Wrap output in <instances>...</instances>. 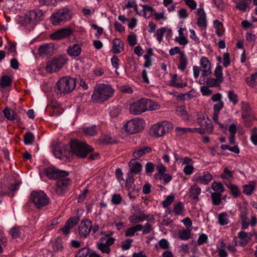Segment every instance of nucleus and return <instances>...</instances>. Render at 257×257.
<instances>
[{"label": "nucleus", "instance_id": "obj_1", "mask_svg": "<svg viewBox=\"0 0 257 257\" xmlns=\"http://www.w3.org/2000/svg\"><path fill=\"white\" fill-rule=\"evenodd\" d=\"M114 92V89L110 85L99 83L94 87L91 99L95 103H101L112 97Z\"/></svg>", "mask_w": 257, "mask_h": 257}, {"label": "nucleus", "instance_id": "obj_2", "mask_svg": "<svg viewBox=\"0 0 257 257\" xmlns=\"http://www.w3.org/2000/svg\"><path fill=\"white\" fill-rule=\"evenodd\" d=\"M76 86L75 80L70 77H63L57 82L55 87V92L58 96L64 95L72 91Z\"/></svg>", "mask_w": 257, "mask_h": 257}, {"label": "nucleus", "instance_id": "obj_3", "mask_svg": "<svg viewBox=\"0 0 257 257\" xmlns=\"http://www.w3.org/2000/svg\"><path fill=\"white\" fill-rule=\"evenodd\" d=\"M72 17L71 11L66 8H63L54 11L50 16V20L53 25L59 26L70 20Z\"/></svg>", "mask_w": 257, "mask_h": 257}, {"label": "nucleus", "instance_id": "obj_4", "mask_svg": "<svg viewBox=\"0 0 257 257\" xmlns=\"http://www.w3.org/2000/svg\"><path fill=\"white\" fill-rule=\"evenodd\" d=\"M71 151L79 158L86 157L88 153L93 151V148L82 142L78 140L71 141L70 144Z\"/></svg>", "mask_w": 257, "mask_h": 257}, {"label": "nucleus", "instance_id": "obj_5", "mask_svg": "<svg viewBox=\"0 0 257 257\" xmlns=\"http://www.w3.org/2000/svg\"><path fill=\"white\" fill-rule=\"evenodd\" d=\"M30 201L37 209H41L50 203L49 198L43 191H33L31 193Z\"/></svg>", "mask_w": 257, "mask_h": 257}, {"label": "nucleus", "instance_id": "obj_6", "mask_svg": "<svg viewBox=\"0 0 257 257\" xmlns=\"http://www.w3.org/2000/svg\"><path fill=\"white\" fill-rule=\"evenodd\" d=\"M145 121L143 119L134 118L127 121L124 125L125 132L129 134H134L141 132L144 127Z\"/></svg>", "mask_w": 257, "mask_h": 257}, {"label": "nucleus", "instance_id": "obj_7", "mask_svg": "<svg viewBox=\"0 0 257 257\" xmlns=\"http://www.w3.org/2000/svg\"><path fill=\"white\" fill-rule=\"evenodd\" d=\"M44 14L40 9H34L27 12L24 18L25 23L32 26L36 25L43 19Z\"/></svg>", "mask_w": 257, "mask_h": 257}, {"label": "nucleus", "instance_id": "obj_8", "mask_svg": "<svg viewBox=\"0 0 257 257\" xmlns=\"http://www.w3.org/2000/svg\"><path fill=\"white\" fill-rule=\"evenodd\" d=\"M66 62V59L63 56L54 58L47 63L46 70L49 73L59 71Z\"/></svg>", "mask_w": 257, "mask_h": 257}, {"label": "nucleus", "instance_id": "obj_9", "mask_svg": "<svg viewBox=\"0 0 257 257\" xmlns=\"http://www.w3.org/2000/svg\"><path fill=\"white\" fill-rule=\"evenodd\" d=\"M172 126L169 122L163 121L154 124L150 129V133L152 136L158 138L165 135L166 128Z\"/></svg>", "mask_w": 257, "mask_h": 257}, {"label": "nucleus", "instance_id": "obj_10", "mask_svg": "<svg viewBox=\"0 0 257 257\" xmlns=\"http://www.w3.org/2000/svg\"><path fill=\"white\" fill-rule=\"evenodd\" d=\"M115 240V238L112 237L107 238L105 237H101L96 242V247L101 252L109 254L110 252L109 247L114 243Z\"/></svg>", "mask_w": 257, "mask_h": 257}, {"label": "nucleus", "instance_id": "obj_11", "mask_svg": "<svg viewBox=\"0 0 257 257\" xmlns=\"http://www.w3.org/2000/svg\"><path fill=\"white\" fill-rule=\"evenodd\" d=\"M197 123L200 126L199 128L203 130L204 134L212 133L213 126L211 120L207 116L198 114Z\"/></svg>", "mask_w": 257, "mask_h": 257}, {"label": "nucleus", "instance_id": "obj_12", "mask_svg": "<svg viewBox=\"0 0 257 257\" xmlns=\"http://www.w3.org/2000/svg\"><path fill=\"white\" fill-rule=\"evenodd\" d=\"M147 111L146 98H143L132 104L130 112L134 115H139Z\"/></svg>", "mask_w": 257, "mask_h": 257}, {"label": "nucleus", "instance_id": "obj_13", "mask_svg": "<svg viewBox=\"0 0 257 257\" xmlns=\"http://www.w3.org/2000/svg\"><path fill=\"white\" fill-rule=\"evenodd\" d=\"M212 179V175L208 171L195 173L192 178V182L203 185L208 184Z\"/></svg>", "mask_w": 257, "mask_h": 257}, {"label": "nucleus", "instance_id": "obj_14", "mask_svg": "<svg viewBox=\"0 0 257 257\" xmlns=\"http://www.w3.org/2000/svg\"><path fill=\"white\" fill-rule=\"evenodd\" d=\"M44 172L45 175L51 179H58L69 175L68 172L59 170L53 167L46 168Z\"/></svg>", "mask_w": 257, "mask_h": 257}, {"label": "nucleus", "instance_id": "obj_15", "mask_svg": "<svg viewBox=\"0 0 257 257\" xmlns=\"http://www.w3.org/2000/svg\"><path fill=\"white\" fill-rule=\"evenodd\" d=\"M200 69L202 72L200 78L205 81L207 77L211 74V64L209 59L206 57H202L200 60Z\"/></svg>", "mask_w": 257, "mask_h": 257}, {"label": "nucleus", "instance_id": "obj_16", "mask_svg": "<svg viewBox=\"0 0 257 257\" xmlns=\"http://www.w3.org/2000/svg\"><path fill=\"white\" fill-rule=\"evenodd\" d=\"M73 32L74 30L69 27L60 29L52 33L50 37L52 40H59L70 36Z\"/></svg>", "mask_w": 257, "mask_h": 257}, {"label": "nucleus", "instance_id": "obj_17", "mask_svg": "<svg viewBox=\"0 0 257 257\" xmlns=\"http://www.w3.org/2000/svg\"><path fill=\"white\" fill-rule=\"evenodd\" d=\"M92 227V222L89 219H85L81 220L78 228L80 235L86 237L90 233Z\"/></svg>", "mask_w": 257, "mask_h": 257}, {"label": "nucleus", "instance_id": "obj_18", "mask_svg": "<svg viewBox=\"0 0 257 257\" xmlns=\"http://www.w3.org/2000/svg\"><path fill=\"white\" fill-rule=\"evenodd\" d=\"M56 182V192L58 195H62L67 187L71 183V180L68 178H60Z\"/></svg>", "mask_w": 257, "mask_h": 257}, {"label": "nucleus", "instance_id": "obj_19", "mask_svg": "<svg viewBox=\"0 0 257 257\" xmlns=\"http://www.w3.org/2000/svg\"><path fill=\"white\" fill-rule=\"evenodd\" d=\"M240 108L242 118L246 120L248 118H253V111L251 106L247 102L241 101Z\"/></svg>", "mask_w": 257, "mask_h": 257}, {"label": "nucleus", "instance_id": "obj_20", "mask_svg": "<svg viewBox=\"0 0 257 257\" xmlns=\"http://www.w3.org/2000/svg\"><path fill=\"white\" fill-rule=\"evenodd\" d=\"M78 220V217L70 218L66 221L64 226L60 228V230L65 235H68L70 233V230L77 224Z\"/></svg>", "mask_w": 257, "mask_h": 257}, {"label": "nucleus", "instance_id": "obj_21", "mask_svg": "<svg viewBox=\"0 0 257 257\" xmlns=\"http://www.w3.org/2000/svg\"><path fill=\"white\" fill-rule=\"evenodd\" d=\"M129 221L133 224H137L140 222L149 219V215L140 211L138 213H134L129 217Z\"/></svg>", "mask_w": 257, "mask_h": 257}, {"label": "nucleus", "instance_id": "obj_22", "mask_svg": "<svg viewBox=\"0 0 257 257\" xmlns=\"http://www.w3.org/2000/svg\"><path fill=\"white\" fill-rule=\"evenodd\" d=\"M82 52L81 44H73L68 46L67 50V54L71 57H78Z\"/></svg>", "mask_w": 257, "mask_h": 257}, {"label": "nucleus", "instance_id": "obj_23", "mask_svg": "<svg viewBox=\"0 0 257 257\" xmlns=\"http://www.w3.org/2000/svg\"><path fill=\"white\" fill-rule=\"evenodd\" d=\"M54 51L53 44H45L41 45L39 48V53L41 56L51 55Z\"/></svg>", "mask_w": 257, "mask_h": 257}, {"label": "nucleus", "instance_id": "obj_24", "mask_svg": "<svg viewBox=\"0 0 257 257\" xmlns=\"http://www.w3.org/2000/svg\"><path fill=\"white\" fill-rule=\"evenodd\" d=\"M201 192V189L197 184L192 185L188 190L189 196L193 200H199V196Z\"/></svg>", "mask_w": 257, "mask_h": 257}, {"label": "nucleus", "instance_id": "obj_25", "mask_svg": "<svg viewBox=\"0 0 257 257\" xmlns=\"http://www.w3.org/2000/svg\"><path fill=\"white\" fill-rule=\"evenodd\" d=\"M239 217L241 220L242 230L247 229L249 226V218L248 217V212L246 208L242 209Z\"/></svg>", "mask_w": 257, "mask_h": 257}, {"label": "nucleus", "instance_id": "obj_26", "mask_svg": "<svg viewBox=\"0 0 257 257\" xmlns=\"http://www.w3.org/2000/svg\"><path fill=\"white\" fill-rule=\"evenodd\" d=\"M128 166L130 169V172L137 174L139 173L142 169L141 164L137 162L136 159H132L129 163Z\"/></svg>", "mask_w": 257, "mask_h": 257}, {"label": "nucleus", "instance_id": "obj_27", "mask_svg": "<svg viewBox=\"0 0 257 257\" xmlns=\"http://www.w3.org/2000/svg\"><path fill=\"white\" fill-rule=\"evenodd\" d=\"M112 51L114 54L120 53L124 49L123 42L119 38H115L112 41Z\"/></svg>", "mask_w": 257, "mask_h": 257}, {"label": "nucleus", "instance_id": "obj_28", "mask_svg": "<svg viewBox=\"0 0 257 257\" xmlns=\"http://www.w3.org/2000/svg\"><path fill=\"white\" fill-rule=\"evenodd\" d=\"M170 84L172 86L177 88H183L187 86L186 83H183L181 78L179 77L177 74H174L171 77Z\"/></svg>", "mask_w": 257, "mask_h": 257}, {"label": "nucleus", "instance_id": "obj_29", "mask_svg": "<svg viewBox=\"0 0 257 257\" xmlns=\"http://www.w3.org/2000/svg\"><path fill=\"white\" fill-rule=\"evenodd\" d=\"M238 235L240 239V243L242 245H245L248 243L252 237L251 233L246 232L243 230L239 232Z\"/></svg>", "mask_w": 257, "mask_h": 257}, {"label": "nucleus", "instance_id": "obj_30", "mask_svg": "<svg viewBox=\"0 0 257 257\" xmlns=\"http://www.w3.org/2000/svg\"><path fill=\"white\" fill-rule=\"evenodd\" d=\"M152 149L148 147H144L135 151L133 153V156L135 159H139L142 157L146 154L149 153L151 152Z\"/></svg>", "mask_w": 257, "mask_h": 257}, {"label": "nucleus", "instance_id": "obj_31", "mask_svg": "<svg viewBox=\"0 0 257 257\" xmlns=\"http://www.w3.org/2000/svg\"><path fill=\"white\" fill-rule=\"evenodd\" d=\"M217 220L218 224L221 226L227 225L230 222L229 215L225 212H222L218 214Z\"/></svg>", "mask_w": 257, "mask_h": 257}, {"label": "nucleus", "instance_id": "obj_32", "mask_svg": "<svg viewBox=\"0 0 257 257\" xmlns=\"http://www.w3.org/2000/svg\"><path fill=\"white\" fill-rule=\"evenodd\" d=\"M205 79H206L205 81L206 85L210 87H217L220 86L221 83L222 82V81L216 77L214 78L207 77Z\"/></svg>", "mask_w": 257, "mask_h": 257}, {"label": "nucleus", "instance_id": "obj_33", "mask_svg": "<svg viewBox=\"0 0 257 257\" xmlns=\"http://www.w3.org/2000/svg\"><path fill=\"white\" fill-rule=\"evenodd\" d=\"M12 82V78L8 75H3L0 79V87L6 89L11 86Z\"/></svg>", "mask_w": 257, "mask_h": 257}, {"label": "nucleus", "instance_id": "obj_34", "mask_svg": "<svg viewBox=\"0 0 257 257\" xmlns=\"http://www.w3.org/2000/svg\"><path fill=\"white\" fill-rule=\"evenodd\" d=\"M251 0H238L235 8L241 11L246 12L249 8Z\"/></svg>", "mask_w": 257, "mask_h": 257}, {"label": "nucleus", "instance_id": "obj_35", "mask_svg": "<svg viewBox=\"0 0 257 257\" xmlns=\"http://www.w3.org/2000/svg\"><path fill=\"white\" fill-rule=\"evenodd\" d=\"M143 229V225L141 224H137L135 226L131 227L127 229L125 231V236H134L137 231H141Z\"/></svg>", "mask_w": 257, "mask_h": 257}, {"label": "nucleus", "instance_id": "obj_36", "mask_svg": "<svg viewBox=\"0 0 257 257\" xmlns=\"http://www.w3.org/2000/svg\"><path fill=\"white\" fill-rule=\"evenodd\" d=\"M188 64L187 58L185 53H182L179 59V64L178 68L182 71H184L186 68Z\"/></svg>", "mask_w": 257, "mask_h": 257}, {"label": "nucleus", "instance_id": "obj_37", "mask_svg": "<svg viewBox=\"0 0 257 257\" xmlns=\"http://www.w3.org/2000/svg\"><path fill=\"white\" fill-rule=\"evenodd\" d=\"M3 113L5 116L10 120H13L18 119V114L11 109L6 108L3 110Z\"/></svg>", "mask_w": 257, "mask_h": 257}, {"label": "nucleus", "instance_id": "obj_38", "mask_svg": "<svg viewBox=\"0 0 257 257\" xmlns=\"http://www.w3.org/2000/svg\"><path fill=\"white\" fill-rule=\"evenodd\" d=\"M147 111L156 110L160 108V105L155 101L146 98Z\"/></svg>", "mask_w": 257, "mask_h": 257}, {"label": "nucleus", "instance_id": "obj_39", "mask_svg": "<svg viewBox=\"0 0 257 257\" xmlns=\"http://www.w3.org/2000/svg\"><path fill=\"white\" fill-rule=\"evenodd\" d=\"M247 84L251 87H254L257 85V71L251 74L250 77L246 78Z\"/></svg>", "mask_w": 257, "mask_h": 257}, {"label": "nucleus", "instance_id": "obj_40", "mask_svg": "<svg viewBox=\"0 0 257 257\" xmlns=\"http://www.w3.org/2000/svg\"><path fill=\"white\" fill-rule=\"evenodd\" d=\"M211 189L215 193L221 194L224 190L223 185L220 182H213L211 184Z\"/></svg>", "mask_w": 257, "mask_h": 257}, {"label": "nucleus", "instance_id": "obj_41", "mask_svg": "<svg viewBox=\"0 0 257 257\" xmlns=\"http://www.w3.org/2000/svg\"><path fill=\"white\" fill-rule=\"evenodd\" d=\"M213 23L216 30V34L219 37H221L224 33L222 23L217 20L214 21Z\"/></svg>", "mask_w": 257, "mask_h": 257}, {"label": "nucleus", "instance_id": "obj_42", "mask_svg": "<svg viewBox=\"0 0 257 257\" xmlns=\"http://www.w3.org/2000/svg\"><path fill=\"white\" fill-rule=\"evenodd\" d=\"M184 211V205L181 202H179L174 205L173 211L176 215H180Z\"/></svg>", "mask_w": 257, "mask_h": 257}, {"label": "nucleus", "instance_id": "obj_43", "mask_svg": "<svg viewBox=\"0 0 257 257\" xmlns=\"http://www.w3.org/2000/svg\"><path fill=\"white\" fill-rule=\"evenodd\" d=\"M178 236L181 240H188L191 237V230L188 229L180 230L178 232Z\"/></svg>", "mask_w": 257, "mask_h": 257}, {"label": "nucleus", "instance_id": "obj_44", "mask_svg": "<svg viewBox=\"0 0 257 257\" xmlns=\"http://www.w3.org/2000/svg\"><path fill=\"white\" fill-rule=\"evenodd\" d=\"M83 132L86 136H94L97 133L95 125L84 128Z\"/></svg>", "mask_w": 257, "mask_h": 257}, {"label": "nucleus", "instance_id": "obj_45", "mask_svg": "<svg viewBox=\"0 0 257 257\" xmlns=\"http://www.w3.org/2000/svg\"><path fill=\"white\" fill-rule=\"evenodd\" d=\"M221 194L212 193L211 194V198L212 204L214 205H219L221 202Z\"/></svg>", "mask_w": 257, "mask_h": 257}, {"label": "nucleus", "instance_id": "obj_46", "mask_svg": "<svg viewBox=\"0 0 257 257\" xmlns=\"http://www.w3.org/2000/svg\"><path fill=\"white\" fill-rule=\"evenodd\" d=\"M243 193L246 195L249 196L252 194L255 189L254 184H247L243 186Z\"/></svg>", "mask_w": 257, "mask_h": 257}, {"label": "nucleus", "instance_id": "obj_47", "mask_svg": "<svg viewBox=\"0 0 257 257\" xmlns=\"http://www.w3.org/2000/svg\"><path fill=\"white\" fill-rule=\"evenodd\" d=\"M227 97L234 105H236L238 101L237 95L233 91L230 90L228 92Z\"/></svg>", "mask_w": 257, "mask_h": 257}, {"label": "nucleus", "instance_id": "obj_48", "mask_svg": "<svg viewBox=\"0 0 257 257\" xmlns=\"http://www.w3.org/2000/svg\"><path fill=\"white\" fill-rule=\"evenodd\" d=\"M121 112L120 107L113 106L109 108V114L112 117H116Z\"/></svg>", "mask_w": 257, "mask_h": 257}, {"label": "nucleus", "instance_id": "obj_49", "mask_svg": "<svg viewBox=\"0 0 257 257\" xmlns=\"http://www.w3.org/2000/svg\"><path fill=\"white\" fill-rule=\"evenodd\" d=\"M227 187L230 189L234 197L236 198L240 195V192L239 190L238 187L236 185L232 184H229L227 185Z\"/></svg>", "mask_w": 257, "mask_h": 257}, {"label": "nucleus", "instance_id": "obj_50", "mask_svg": "<svg viewBox=\"0 0 257 257\" xmlns=\"http://www.w3.org/2000/svg\"><path fill=\"white\" fill-rule=\"evenodd\" d=\"M176 112L178 115L181 116L184 119L188 118V115L184 106H181L177 107L176 109Z\"/></svg>", "mask_w": 257, "mask_h": 257}, {"label": "nucleus", "instance_id": "obj_51", "mask_svg": "<svg viewBox=\"0 0 257 257\" xmlns=\"http://www.w3.org/2000/svg\"><path fill=\"white\" fill-rule=\"evenodd\" d=\"M63 147H64V145L62 144V143H59L55 146L53 150L54 155L56 158L60 160L62 159L63 157L61 155V153L60 152V148H63Z\"/></svg>", "mask_w": 257, "mask_h": 257}, {"label": "nucleus", "instance_id": "obj_52", "mask_svg": "<svg viewBox=\"0 0 257 257\" xmlns=\"http://www.w3.org/2000/svg\"><path fill=\"white\" fill-rule=\"evenodd\" d=\"M214 75L215 77L217 78L221 81H223L222 68L220 65H218L216 66L214 71Z\"/></svg>", "mask_w": 257, "mask_h": 257}, {"label": "nucleus", "instance_id": "obj_53", "mask_svg": "<svg viewBox=\"0 0 257 257\" xmlns=\"http://www.w3.org/2000/svg\"><path fill=\"white\" fill-rule=\"evenodd\" d=\"M175 196L174 195H170L167 196L166 199L162 202L163 207L165 208H168L174 201Z\"/></svg>", "mask_w": 257, "mask_h": 257}, {"label": "nucleus", "instance_id": "obj_54", "mask_svg": "<svg viewBox=\"0 0 257 257\" xmlns=\"http://www.w3.org/2000/svg\"><path fill=\"white\" fill-rule=\"evenodd\" d=\"M10 233L11 235L12 238H18L20 237L21 235L20 228L19 227L15 226L11 229L10 230Z\"/></svg>", "mask_w": 257, "mask_h": 257}, {"label": "nucleus", "instance_id": "obj_55", "mask_svg": "<svg viewBox=\"0 0 257 257\" xmlns=\"http://www.w3.org/2000/svg\"><path fill=\"white\" fill-rule=\"evenodd\" d=\"M167 31V29L165 27H162L160 29H157L156 35L157 39L159 43H161L163 40V36L164 33Z\"/></svg>", "mask_w": 257, "mask_h": 257}, {"label": "nucleus", "instance_id": "obj_56", "mask_svg": "<svg viewBox=\"0 0 257 257\" xmlns=\"http://www.w3.org/2000/svg\"><path fill=\"white\" fill-rule=\"evenodd\" d=\"M24 143L26 145L31 144L34 140V136L31 132L27 133L24 136Z\"/></svg>", "mask_w": 257, "mask_h": 257}, {"label": "nucleus", "instance_id": "obj_57", "mask_svg": "<svg viewBox=\"0 0 257 257\" xmlns=\"http://www.w3.org/2000/svg\"><path fill=\"white\" fill-rule=\"evenodd\" d=\"M141 7L143 8V12H144V17L145 18H147V13L150 12V15L148 16L149 17L151 15H153V13L155 11L151 7L146 5H140Z\"/></svg>", "mask_w": 257, "mask_h": 257}, {"label": "nucleus", "instance_id": "obj_58", "mask_svg": "<svg viewBox=\"0 0 257 257\" xmlns=\"http://www.w3.org/2000/svg\"><path fill=\"white\" fill-rule=\"evenodd\" d=\"M197 24L199 27L206 29L207 26L206 17H198Z\"/></svg>", "mask_w": 257, "mask_h": 257}, {"label": "nucleus", "instance_id": "obj_59", "mask_svg": "<svg viewBox=\"0 0 257 257\" xmlns=\"http://www.w3.org/2000/svg\"><path fill=\"white\" fill-rule=\"evenodd\" d=\"M127 43L130 46L133 47L137 43V38L135 34L129 35L127 38Z\"/></svg>", "mask_w": 257, "mask_h": 257}, {"label": "nucleus", "instance_id": "obj_60", "mask_svg": "<svg viewBox=\"0 0 257 257\" xmlns=\"http://www.w3.org/2000/svg\"><path fill=\"white\" fill-rule=\"evenodd\" d=\"M5 48L11 53H16V43L15 42L9 41L8 45L5 46Z\"/></svg>", "mask_w": 257, "mask_h": 257}, {"label": "nucleus", "instance_id": "obj_61", "mask_svg": "<svg viewBox=\"0 0 257 257\" xmlns=\"http://www.w3.org/2000/svg\"><path fill=\"white\" fill-rule=\"evenodd\" d=\"M207 85H203L200 87V91L203 96H209L212 93V90Z\"/></svg>", "mask_w": 257, "mask_h": 257}, {"label": "nucleus", "instance_id": "obj_62", "mask_svg": "<svg viewBox=\"0 0 257 257\" xmlns=\"http://www.w3.org/2000/svg\"><path fill=\"white\" fill-rule=\"evenodd\" d=\"M20 184L18 182H16L14 184H11V185L8 186V189L12 192V193L11 194L10 196L11 197H13L15 194L14 192H15L20 187Z\"/></svg>", "mask_w": 257, "mask_h": 257}, {"label": "nucleus", "instance_id": "obj_63", "mask_svg": "<svg viewBox=\"0 0 257 257\" xmlns=\"http://www.w3.org/2000/svg\"><path fill=\"white\" fill-rule=\"evenodd\" d=\"M89 252V249L87 247H83L80 249L75 257H87Z\"/></svg>", "mask_w": 257, "mask_h": 257}, {"label": "nucleus", "instance_id": "obj_64", "mask_svg": "<svg viewBox=\"0 0 257 257\" xmlns=\"http://www.w3.org/2000/svg\"><path fill=\"white\" fill-rule=\"evenodd\" d=\"M250 139L254 145H257V128L256 127L254 128L251 132Z\"/></svg>", "mask_w": 257, "mask_h": 257}]
</instances>
